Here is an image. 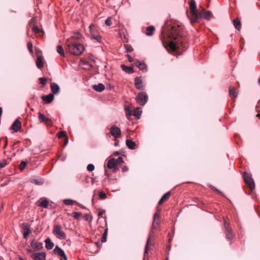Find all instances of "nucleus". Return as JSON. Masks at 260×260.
I'll list each match as a JSON object with an SVG mask.
<instances>
[{"label": "nucleus", "mask_w": 260, "mask_h": 260, "mask_svg": "<svg viewBox=\"0 0 260 260\" xmlns=\"http://www.w3.org/2000/svg\"><path fill=\"white\" fill-rule=\"evenodd\" d=\"M142 111L140 110V109L138 108L137 109H136L134 112V116H135V117L137 119H139L140 117V116L141 115Z\"/></svg>", "instance_id": "35"}, {"label": "nucleus", "mask_w": 260, "mask_h": 260, "mask_svg": "<svg viewBox=\"0 0 260 260\" xmlns=\"http://www.w3.org/2000/svg\"><path fill=\"white\" fill-rule=\"evenodd\" d=\"M243 177L244 182L247 187L251 190H252L255 188V184L253 179L251 177V175L247 172H244L243 174Z\"/></svg>", "instance_id": "6"}, {"label": "nucleus", "mask_w": 260, "mask_h": 260, "mask_svg": "<svg viewBox=\"0 0 260 260\" xmlns=\"http://www.w3.org/2000/svg\"><path fill=\"white\" fill-rule=\"evenodd\" d=\"M89 28L90 30V35L92 38L98 42H100L101 40V37L100 35L99 32L95 27L94 25L91 24V25H90Z\"/></svg>", "instance_id": "8"}, {"label": "nucleus", "mask_w": 260, "mask_h": 260, "mask_svg": "<svg viewBox=\"0 0 260 260\" xmlns=\"http://www.w3.org/2000/svg\"><path fill=\"white\" fill-rule=\"evenodd\" d=\"M190 15L188 16L190 22L192 25H193V20H198L197 15L199 13L196 6L194 0H191L189 2Z\"/></svg>", "instance_id": "3"}, {"label": "nucleus", "mask_w": 260, "mask_h": 260, "mask_svg": "<svg viewBox=\"0 0 260 260\" xmlns=\"http://www.w3.org/2000/svg\"><path fill=\"white\" fill-rule=\"evenodd\" d=\"M87 169L88 171L92 172L94 169V166L93 164H89V165H88V166L87 167Z\"/></svg>", "instance_id": "50"}, {"label": "nucleus", "mask_w": 260, "mask_h": 260, "mask_svg": "<svg viewBox=\"0 0 260 260\" xmlns=\"http://www.w3.org/2000/svg\"><path fill=\"white\" fill-rule=\"evenodd\" d=\"M63 202L67 205H72L76 203V202L75 201L70 199L64 200L63 201Z\"/></svg>", "instance_id": "40"}, {"label": "nucleus", "mask_w": 260, "mask_h": 260, "mask_svg": "<svg viewBox=\"0 0 260 260\" xmlns=\"http://www.w3.org/2000/svg\"><path fill=\"white\" fill-rule=\"evenodd\" d=\"M99 197L101 199L104 200L106 198L107 195L104 192L101 191L99 193Z\"/></svg>", "instance_id": "51"}, {"label": "nucleus", "mask_w": 260, "mask_h": 260, "mask_svg": "<svg viewBox=\"0 0 260 260\" xmlns=\"http://www.w3.org/2000/svg\"><path fill=\"white\" fill-rule=\"evenodd\" d=\"M105 175H107L108 177L109 176L107 170H105Z\"/></svg>", "instance_id": "64"}, {"label": "nucleus", "mask_w": 260, "mask_h": 260, "mask_svg": "<svg viewBox=\"0 0 260 260\" xmlns=\"http://www.w3.org/2000/svg\"><path fill=\"white\" fill-rule=\"evenodd\" d=\"M42 100L46 103H50L54 99V95L52 93H50L48 95H43L42 96Z\"/></svg>", "instance_id": "20"}, {"label": "nucleus", "mask_w": 260, "mask_h": 260, "mask_svg": "<svg viewBox=\"0 0 260 260\" xmlns=\"http://www.w3.org/2000/svg\"><path fill=\"white\" fill-rule=\"evenodd\" d=\"M153 233H151L150 232L149 233V236L147 239V243L145 247V250H144V256L145 257L148 253V250H149V245H153L154 243V236L153 235Z\"/></svg>", "instance_id": "9"}, {"label": "nucleus", "mask_w": 260, "mask_h": 260, "mask_svg": "<svg viewBox=\"0 0 260 260\" xmlns=\"http://www.w3.org/2000/svg\"><path fill=\"white\" fill-rule=\"evenodd\" d=\"M127 52H131L133 50V49L131 46L126 45Z\"/></svg>", "instance_id": "54"}, {"label": "nucleus", "mask_w": 260, "mask_h": 260, "mask_svg": "<svg viewBox=\"0 0 260 260\" xmlns=\"http://www.w3.org/2000/svg\"><path fill=\"white\" fill-rule=\"evenodd\" d=\"M31 257L35 260H45L46 254L45 252H37L31 254Z\"/></svg>", "instance_id": "15"}, {"label": "nucleus", "mask_w": 260, "mask_h": 260, "mask_svg": "<svg viewBox=\"0 0 260 260\" xmlns=\"http://www.w3.org/2000/svg\"><path fill=\"white\" fill-rule=\"evenodd\" d=\"M30 181L36 185H41L43 183V180L41 178H31Z\"/></svg>", "instance_id": "33"}, {"label": "nucleus", "mask_w": 260, "mask_h": 260, "mask_svg": "<svg viewBox=\"0 0 260 260\" xmlns=\"http://www.w3.org/2000/svg\"><path fill=\"white\" fill-rule=\"evenodd\" d=\"M123 162V158L121 157H119L117 159H116V164L117 166Z\"/></svg>", "instance_id": "52"}, {"label": "nucleus", "mask_w": 260, "mask_h": 260, "mask_svg": "<svg viewBox=\"0 0 260 260\" xmlns=\"http://www.w3.org/2000/svg\"><path fill=\"white\" fill-rule=\"evenodd\" d=\"M148 95L146 92H141L136 97L137 102L141 106L144 105L148 101Z\"/></svg>", "instance_id": "7"}, {"label": "nucleus", "mask_w": 260, "mask_h": 260, "mask_svg": "<svg viewBox=\"0 0 260 260\" xmlns=\"http://www.w3.org/2000/svg\"><path fill=\"white\" fill-rule=\"evenodd\" d=\"M57 52L61 56H64V52L62 47L60 45L57 46Z\"/></svg>", "instance_id": "36"}, {"label": "nucleus", "mask_w": 260, "mask_h": 260, "mask_svg": "<svg viewBox=\"0 0 260 260\" xmlns=\"http://www.w3.org/2000/svg\"><path fill=\"white\" fill-rule=\"evenodd\" d=\"M7 164V161L6 159H3L2 161H0V169L5 167Z\"/></svg>", "instance_id": "49"}, {"label": "nucleus", "mask_w": 260, "mask_h": 260, "mask_svg": "<svg viewBox=\"0 0 260 260\" xmlns=\"http://www.w3.org/2000/svg\"><path fill=\"white\" fill-rule=\"evenodd\" d=\"M27 48L30 53H33V45L32 44L29 42L27 43Z\"/></svg>", "instance_id": "45"}, {"label": "nucleus", "mask_w": 260, "mask_h": 260, "mask_svg": "<svg viewBox=\"0 0 260 260\" xmlns=\"http://www.w3.org/2000/svg\"><path fill=\"white\" fill-rule=\"evenodd\" d=\"M110 134L115 138H119L121 136V130L116 125H113L110 128Z\"/></svg>", "instance_id": "12"}, {"label": "nucleus", "mask_w": 260, "mask_h": 260, "mask_svg": "<svg viewBox=\"0 0 260 260\" xmlns=\"http://www.w3.org/2000/svg\"><path fill=\"white\" fill-rule=\"evenodd\" d=\"M32 31L36 34H39L42 31L40 30L37 26H33L32 28Z\"/></svg>", "instance_id": "48"}, {"label": "nucleus", "mask_w": 260, "mask_h": 260, "mask_svg": "<svg viewBox=\"0 0 260 260\" xmlns=\"http://www.w3.org/2000/svg\"><path fill=\"white\" fill-rule=\"evenodd\" d=\"M127 56L128 57V60L130 62L133 61V59L132 57H131L129 55H127Z\"/></svg>", "instance_id": "61"}, {"label": "nucleus", "mask_w": 260, "mask_h": 260, "mask_svg": "<svg viewBox=\"0 0 260 260\" xmlns=\"http://www.w3.org/2000/svg\"><path fill=\"white\" fill-rule=\"evenodd\" d=\"M138 68L141 70H145L146 69V66L144 62L139 63Z\"/></svg>", "instance_id": "42"}, {"label": "nucleus", "mask_w": 260, "mask_h": 260, "mask_svg": "<svg viewBox=\"0 0 260 260\" xmlns=\"http://www.w3.org/2000/svg\"><path fill=\"white\" fill-rule=\"evenodd\" d=\"M68 142V136H67L66 138H64V145H66Z\"/></svg>", "instance_id": "58"}, {"label": "nucleus", "mask_w": 260, "mask_h": 260, "mask_svg": "<svg viewBox=\"0 0 260 260\" xmlns=\"http://www.w3.org/2000/svg\"><path fill=\"white\" fill-rule=\"evenodd\" d=\"M107 167L110 169H113V172H117L119 168L116 164V159L112 158L110 159L107 162Z\"/></svg>", "instance_id": "13"}, {"label": "nucleus", "mask_w": 260, "mask_h": 260, "mask_svg": "<svg viewBox=\"0 0 260 260\" xmlns=\"http://www.w3.org/2000/svg\"><path fill=\"white\" fill-rule=\"evenodd\" d=\"M126 145L129 149L132 150H135L137 148L135 142L133 141L132 140L127 139L126 140Z\"/></svg>", "instance_id": "21"}, {"label": "nucleus", "mask_w": 260, "mask_h": 260, "mask_svg": "<svg viewBox=\"0 0 260 260\" xmlns=\"http://www.w3.org/2000/svg\"><path fill=\"white\" fill-rule=\"evenodd\" d=\"M61 257L63 258V260H67V256L65 254V253Z\"/></svg>", "instance_id": "59"}, {"label": "nucleus", "mask_w": 260, "mask_h": 260, "mask_svg": "<svg viewBox=\"0 0 260 260\" xmlns=\"http://www.w3.org/2000/svg\"><path fill=\"white\" fill-rule=\"evenodd\" d=\"M37 58L36 61L37 67L39 69H41L44 67V59L42 55H38L37 52Z\"/></svg>", "instance_id": "18"}, {"label": "nucleus", "mask_w": 260, "mask_h": 260, "mask_svg": "<svg viewBox=\"0 0 260 260\" xmlns=\"http://www.w3.org/2000/svg\"><path fill=\"white\" fill-rule=\"evenodd\" d=\"M82 214L81 213H80V212H73L72 213V216L74 218H76L77 219H80V217L82 216Z\"/></svg>", "instance_id": "39"}, {"label": "nucleus", "mask_w": 260, "mask_h": 260, "mask_svg": "<svg viewBox=\"0 0 260 260\" xmlns=\"http://www.w3.org/2000/svg\"><path fill=\"white\" fill-rule=\"evenodd\" d=\"M160 209L158 208L157 212L154 215L153 220L160 221Z\"/></svg>", "instance_id": "38"}, {"label": "nucleus", "mask_w": 260, "mask_h": 260, "mask_svg": "<svg viewBox=\"0 0 260 260\" xmlns=\"http://www.w3.org/2000/svg\"><path fill=\"white\" fill-rule=\"evenodd\" d=\"M169 28L167 30L168 37L171 40H179L184 37V28L183 26L179 24L178 22L171 23L170 24H167ZM179 40L177 43H178ZM164 46L167 48L169 47L170 49L173 51H176L178 47L176 45V42L170 41L168 43H164Z\"/></svg>", "instance_id": "1"}, {"label": "nucleus", "mask_w": 260, "mask_h": 260, "mask_svg": "<svg viewBox=\"0 0 260 260\" xmlns=\"http://www.w3.org/2000/svg\"><path fill=\"white\" fill-rule=\"evenodd\" d=\"M159 222H160V221H157V220L153 221V223H152V227H151V230L150 231V232H151V233H153L154 230L155 229H156L157 228V227L158 226Z\"/></svg>", "instance_id": "34"}, {"label": "nucleus", "mask_w": 260, "mask_h": 260, "mask_svg": "<svg viewBox=\"0 0 260 260\" xmlns=\"http://www.w3.org/2000/svg\"><path fill=\"white\" fill-rule=\"evenodd\" d=\"M107 234L108 229H106L101 239V242L102 243L105 242L107 241Z\"/></svg>", "instance_id": "37"}, {"label": "nucleus", "mask_w": 260, "mask_h": 260, "mask_svg": "<svg viewBox=\"0 0 260 260\" xmlns=\"http://www.w3.org/2000/svg\"><path fill=\"white\" fill-rule=\"evenodd\" d=\"M224 228L226 239L230 241L233 237V231L230 226V223H227L225 220H224Z\"/></svg>", "instance_id": "10"}, {"label": "nucleus", "mask_w": 260, "mask_h": 260, "mask_svg": "<svg viewBox=\"0 0 260 260\" xmlns=\"http://www.w3.org/2000/svg\"><path fill=\"white\" fill-rule=\"evenodd\" d=\"M212 13L210 11H207L205 9H203L202 10L199 11V13L197 15L198 20L196 19L193 20V24L194 23H199L200 22L202 18H205L207 20H209L211 19Z\"/></svg>", "instance_id": "5"}, {"label": "nucleus", "mask_w": 260, "mask_h": 260, "mask_svg": "<svg viewBox=\"0 0 260 260\" xmlns=\"http://www.w3.org/2000/svg\"><path fill=\"white\" fill-rule=\"evenodd\" d=\"M111 17H108L105 21V24L108 26H110L112 24Z\"/></svg>", "instance_id": "53"}, {"label": "nucleus", "mask_w": 260, "mask_h": 260, "mask_svg": "<svg viewBox=\"0 0 260 260\" xmlns=\"http://www.w3.org/2000/svg\"><path fill=\"white\" fill-rule=\"evenodd\" d=\"M114 154L115 155H116V156H118V155H119V153L118 152L116 151V152H115L114 153Z\"/></svg>", "instance_id": "63"}, {"label": "nucleus", "mask_w": 260, "mask_h": 260, "mask_svg": "<svg viewBox=\"0 0 260 260\" xmlns=\"http://www.w3.org/2000/svg\"><path fill=\"white\" fill-rule=\"evenodd\" d=\"M38 115V118L41 122L45 123L47 126H51L52 125V121L50 118L46 117L41 113H39Z\"/></svg>", "instance_id": "14"}, {"label": "nucleus", "mask_w": 260, "mask_h": 260, "mask_svg": "<svg viewBox=\"0 0 260 260\" xmlns=\"http://www.w3.org/2000/svg\"><path fill=\"white\" fill-rule=\"evenodd\" d=\"M171 196L170 191L167 192L165 194H164L162 197L161 198L160 200L158 202V205H161L165 201L167 200Z\"/></svg>", "instance_id": "24"}, {"label": "nucleus", "mask_w": 260, "mask_h": 260, "mask_svg": "<svg viewBox=\"0 0 260 260\" xmlns=\"http://www.w3.org/2000/svg\"><path fill=\"white\" fill-rule=\"evenodd\" d=\"M23 228L25 230L24 232L23 233V237L24 238L26 239L28 235L31 233V231L29 230V226L27 224L23 225Z\"/></svg>", "instance_id": "27"}, {"label": "nucleus", "mask_w": 260, "mask_h": 260, "mask_svg": "<svg viewBox=\"0 0 260 260\" xmlns=\"http://www.w3.org/2000/svg\"><path fill=\"white\" fill-rule=\"evenodd\" d=\"M46 244V248L48 249H51L54 247V243L51 242L49 238H47L45 240Z\"/></svg>", "instance_id": "29"}, {"label": "nucleus", "mask_w": 260, "mask_h": 260, "mask_svg": "<svg viewBox=\"0 0 260 260\" xmlns=\"http://www.w3.org/2000/svg\"><path fill=\"white\" fill-rule=\"evenodd\" d=\"M83 65L85 66V68L87 69H90L92 68V64L88 61H84Z\"/></svg>", "instance_id": "47"}, {"label": "nucleus", "mask_w": 260, "mask_h": 260, "mask_svg": "<svg viewBox=\"0 0 260 260\" xmlns=\"http://www.w3.org/2000/svg\"><path fill=\"white\" fill-rule=\"evenodd\" d=\"M51 90L52 91V93L54 94H56L59 93L60 92V87L58 84L55 83H51L50 85Z\"/></svg>", "instance_id": "19"}, {"label": "nucleus", "mask_w": 260, "mask_h": 260, "mask_svg": "<svg viewBox=\"0 0 260 260\" xmlns=\"http://www.w3.org/2000/svg\"><path fill=\"white\" fill-rule=\"evenodd\" d=\"M52 233L60 240H64L67 238L66 234L63 231L62 227L60 224H55L53 226Z\"/></svg>", "instance_id": "4"}, {"label": "nucleus", "mask_w": 260, "mask_h": 260, "mask_svg": "<svg viewBox=\"0 0 260 260\" xmlns=\"http://www.w3.org/2000/svg\"><path fill=\"white\" fill-rule=\"evenodd\" d=\"M104 212H105V211H104V210L103 211H100L98 213V215L99 216H102L103 215V214L104 213Z\"/></svg>", "instance_id": "57"}, {"label": "nucleus", "mask_w": 260, "mask_h": 260, "mask_svg": "<svg viewBox=\"0 0 260 260\" xmlns=\"http://www.w3.org/2000/svg\"><path fill=\"white\" fill-rule=\"evenodd\" d=\"M67 136V133L65 131L60 132L58 134V137L59 138H63V137L66 138Z\"/></svg>", "instance_id": "43"}, {"label": "nucleus", "mask_w": 260, "mask_h": 260, "mask_svg": "<svg viewBox=\"0 0 260 260\" xmlns=\"http://www.w3.org/2000/svg\"><path fill=\"white\" fill-rule=\"evenodd\" d=\"M39 205L41 207L47 208L49 205V202L46 199H41L39 201Z\"/></svg>", "instance_id": "26"}, {"label": "nucleus", "mask_w": 260, "mask_h": 260, "mask_svg": "<svg viewBox=\"0 0 260 260\" xmlns=\"http://www.w3.org/2000/svg\"><path fill=\"white\" fill-rule=\"evenodd\" d=\"M39 81H40V83L44 86L46 85V82L48 80V79L46 78H40Z\"/></svg>", "instance_id": "41"}, {"label": "nucleus", "mask_w": 260, "mask_h": 260, "mask_svg": "<svg viewBox=\"0 0 260 260\" xmlns=\"http://www.w3.org/2000/svg\"><path fill=\"white\" fill-rule=\"evenodd\" d=\"M30 244L32 248L35 250H39L43 248V245L41 243L35 242L34 240L31 241Z\"/></svg>", "instance_id": "22"}, {"label": "nucleus", "mask_w": 260, "mask_h": 260, "mask_svg": "<svg viewBox=\"0 0 260 260\" xmlns=\"http://www.w3.org/2000/svg\"><path fill=\"white\" fill-rule=\"evenodd\" d=\"M125 110L126 116L127 118L129 119V117L131 116V111L128 107H125Z\"/></svg>", "instance_id": "46"}, {"label": "nucleus", "mask_w": 260, "mask_h": 260, "mask_svg": "<svg viewBox=\"0 0 260 260\" xmlns=\"http://www.w3.org/2000/svg\"><path fill=\"white\" fill-rule=\"evenodd\" d=\"M84 218L86 221H88L89 219V216L88 214H85L84 216Z\"/></svg>", "instance_id": "55"}, {"label": "nucleus", "mask_w": 260, "mask_h": 260, "mask_svg": "<svg viewBox=\"0 0 260 260\" xmlns=\"http://www.w3.org/2000/svg\"><path fill=\"white\" fill-rule=\"evenodd\" d=\"M21 127V123L19 118H17L12 124L11 129L14 131L15 132L18 131Z\"/></svg>", "instance_id": "16"}, {"label": "nucleus", "mask_w": 260, "mask_h": 260, "mask_svg": "<svg viewBox=\"0 0 260 260\" xmlns=\"http://www.w3.org/2000/svg\"><path fill=\"white\" fill-rule=\"evenodd\" d=\"M134 83L137 89L143 90L145 89V85L143 84L142 77H137L135 79Z\"/></svg>", "instance_id": "11"}, {"label": "nucleus", "mask_w": 260, "mask_h": 260, "mask_svg": "<svg viewBox=\"0 0 260 260\" xmlns=\"http://www.w3.org/2000/svg\"><path fill=\"white\" fill-rule=\"evenodd\" d=\"M67 49L69 52L75 55H80L84 50L83 46L79 43L76 42H70L67 43Z\"/></svg>", "instance_id": "2"}, {"label": "nucleus", "mask_w": 260, "mask_h": 260, "mask_svg": "<svg viewBox=\"0 0 260 260\" xmlns=\"http://www.w3.org/2000/svg\"><path fill=\"white\" fill-rule=\"evenodd\" d=\"M121 69L125 72L131 74L134 72L133 68L131 67H128L124 64L121 65Z\"/></svg>", "instance_id": "31"}, {"label": "nucleus", "mask_w": 260, "mask_h": 260, "mask_svg": "<svg viewBox=\"0 0 260 260\" xmlns=\"http://www.w3.org/2000/svg\"><path fill=\"white\" fill-rule=\"evenodd\" d=\"M141 61H139V60H136V61H135L134 63H135V64L137 67H138V64H139V63H141Z\"/></svg>", "instance_id": "60"}, {"label": "nucleus", "mask_w": 260, "mask_h": 260, "mask_svg": "<svg viewBox=\"0 0 260 260\" xmlns=\"http://www.w3.org/2000/svg\"><path fill=\"white\" fill-rule=\"evenodd\" d=\"M7 140L6 139V142H5V144L4 145V146L3 147V149H5L7 147Z\"/></svg>", "instance_id": "62"}, {"label": "nucleus", "mask_w": 260, "mask_h": 260, "mask_svg": "<svg viewBox=\"0 0 260 260\" xmlns=\"http://www.w3.org/2000/svg\"><path fill=\"white\" fill-rule=\"evenodd\" d=\"M82 35L77 32L74 33L69 39L67 40V43L71 42H75L76 40H80L82 38Z\"/></svg>", "instance_id": "17"}, {"label": "nucleus", "mask_w": 260, "mask_h": 260, "mask_svg": "<svg viewBox=\"0 0 260 260\" xmlns=\"http://www.w3.org/2000/svg\"><path fill=\"white\" fill-rule=\"evenodd\" d=\"M155 30V27L153 26H149L146 28V35L148 36H151L153 35V32Z\"/></svg>", "instance_id": "32"}, {"label": "nucleus", "mask_w": 260, "mask_h": 260, "mask_svg": "<svg viewBox=\"0 0 260 260\" xmlns=\"http://www.w3.org/2000/svg\"><path fill=\"white\" fill-rule=\"evenodd\" d=\"M53 252L55 254H57L59 256H61L64 253V251L58 246H56L55 248L53 250Z\"/></svg>", "instance_id": "28"}, {"label": "nucleus", "mask_w": 260, "mask_h": 260, "mask_svg": "<svg viewBox=\"0 0 260 260\" xmlns=\"http://www.w3.org/2000/svg\"><path fill=\"white\" fill-rule=\"evenodd\" d=\"M26 164H27L26 162H25L24 161H22L19 166V169L21 171L23 170L25 168V167L26 165Z\"/></svg>", "instance_id": "44"}, {"label": "nucleus", "mask_w": 260, "mask_h": 260, "mask_svg": "<svg viewBox=\"0 0 260 260\" xmlns=\"http://www.w3.org/2000/svg\"><path fill=\"white\" fill-rule=\"evenodd\" d=\"M92 88L96 91L102 92L105 89V86L102 83H99L98 85H92Z\"/></svg>", "instance_id": "25"}, {"label": "nucleus", "mask_w": 260, "mask_h": 260, "mask_svg": "<svg viewBox=\"0 0 260 260\" xmlns=\"http://www.w3.org/2000/svg\"><path fill=\"white\" fill-rule=\"evenodd\" d=\"M128 170V168L127 166H124L123 168H122V171L123 172H126Z\"/></svg>", "instance_id": "56"}, {"label": "nucleus", "mask_w": 260, "mask_h": 260, "mask_svg": "<svg viewBox=\"0 0 260 260\" xmlns=\"http://www.w3.org/2000/svg\"><path fill=\"white\" fill-rule=\"evenodd\" d=\"M233 24L235 27L238 30H240L241 24L239 18H237L233 20Z\"/></svg>", "instance_id": "30"}, {"label": "nucleus", "mask_w": 260, "mask_h": 260, "mask_svg": "<svg viewBox=\"0 0 260 260\" xmlns=\"http://www.w3.org/2000/svg\"><path fill=\"white\" fill-rule=\"evenodd\" d=\"M229 95L232 98H236L238 95V92L236 89L231 86L229 87Z\"/></svg>", "instance_id": "23"}]
</instances>
